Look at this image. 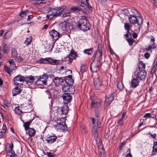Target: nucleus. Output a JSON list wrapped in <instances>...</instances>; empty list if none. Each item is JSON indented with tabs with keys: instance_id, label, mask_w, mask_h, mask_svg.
I'll return each mask as SVG.
<instances>
[{
	"instance_id": "obj_27",
	"label": "nucleus",
	"mask_w": 157,
	"mask_h": 157,
	"mask_svg": "<svg viewBox=\"0 0 157 157\" xmlns=\"http://www.w3.org/2000/svg\"><path fill=\"white\" fill-rule=\"evenodd\" d=\"M90 69L93 72H96L99 68V66L98 65H95L94 63H92L90 65Z\"/></svg>"
},
{
	"instance_id": "obj_39",
	"label": "nucleus",
	"mask_w": 157,
	"mask_h": 157,
	"mask_svg": "<svg viewBox=\"0 0 157 157\" xmlns=\"http://www.w3.org/2000/svg\"><path fill=\"white\" fill-rule=\"evenodd\" d=\"M8 61L10 64V65H11L12 66V67L13 68H16V65L14 64L15 62L13 59H9V60H8Z\"/></svg>"
},
{
	"instance_id": "obj_16",
	"label": "nucleus",
	"mask_w": 157,
	"mask_h": 157,
	"mask_svg": "<svg viewBox=\"0 0 157 157\" xmlns=\"http://www.w3.org/2000/svg\"><path fill=\"white\" fill-rule=\"evenodd\" d=\"M62 97L64 101L66 103L70 102L71 99V97L69 94H64Z\"/></svg>"
},
{
	"instance_id": "obj_11",
	"label": "nucleus",
	"mask_w": 157,
	"mask_h": 157,
	"mask_svg": "<svg viewBox=\"0 0 157 157\" xmlns=\"http://www.w3.org/2000/svg\"><path fill=\"white\" fill-rule=\"evenodd\" d=\"M136 77L141 80H144L146 77V71H138L136 74Z\"/></svg>"
},
{
	"instance_id": "obj_57",
	"label": "nucleus",
	"mask_w": 157,
	"mask_h": 157,
	"mask_svg": "<svg viewBox=\"0 0 157 157\" xmlns=\"http://www.w3.org/2000/svg\"><path fill=\"white\" fill-rule=\"evenodd\" d=\"M47 153L48 157H53L54 155L53 153L51 152H47Z\"/></svg>"
},
{
	"instance_id": "obj_46",
	"label": "nucleus",
	"mask_w": 157,
	"mask_h": 157,
	"mask_svg": "<svg viewBox=\"0 0 157 157\" xmlns=\"http://www.w3.org/2000/svg\"><path fill=\"white\" fill-rule=\"evenodd\" d=\"M71 10L73 11L77 12L78 11H80L81 9L80 7H74L71 8Z\"/></svg>"
},
{
	"instance_id": "obj_24",
	"label": "nucleus",
	"mask_w": 157,
	"mask_h": 157,
	"mask_svg": "<svg viewBox=\"0 0 157 157\" xmlns=\"http://www.w3.org/2000/svg\"><path fill=\"white\" fill-rule=\"evenodd\" d=\"M47 62L50 64L54 65H56L59 64V60L53 59L50 58H47Z\"/></svg>"
},
{
	"instance_id": "obj_17",
	"label": "nucleus",
	"mask_w": 157,
	"mask_h": 157,
	"mask_svg": "<svg viewBox=\"0 0 157 157\" xmlns=\"http://www.w3.org/2000/svg\"><path fill=\"white\" fill-rule=\"evenodd\" d=\"M67 24L66 21H64L60 23L59 25V31H62L65 30L67 28Z\"/></svg>"
},
{
	"instance_id": "obj_15",
	"label": "nucleus",
	"mask_w": 157,
	"mask_h": 157,
	"mask_svg": "<svg viewBox=\"0 0 157 157\" xmlns=\"http://www.w3.org/2000/svg\"><path fill=\"white\" fill-rule=\"evenodd\" d=\"M76 54L74 51H71L70 53L67 58V60H69V62L71 63L73 59L75 58Z\"/></svg>"
},
{
	"instance_id": "obj_51",
	"label": "nucleus",
	"mask_w": 157,
	"mask_h": 157,
	"mask_svg": "<svg viewBox=\"0 0 157 157\" xmlns=\"http://www.w3.org/2000/svg\"><path fill=\"white\" fill-rule=\"evenodd\" d=\"M47 0H37L36 1V3L38 4L45 3L47 2Z\"/></svg>"
},
{
	"instance_id": "obj_55",
	"label": "nucleus",
	"mask_w": 157,
	"mask_h": 157,
	"mask_svg": "<svg viewBox=\"0 0 157 157\" xmlns=\"http://www.w3.org/2000/svg\"><path fill=\"white\" fill-rule=\"evenodd\" d=\"M151 114L149 113H147L145 114L143 117L146 119L148 118L151 117Z\"/></svg>"
},
{
	"instance_id": "obj_47",
	"label": "nucleus",
	"mask_w": 157,
	"mask_h": 157,
	"mask_svg": "<svg viewBox=\"0 0 157 157\" xmlns=\"http://www.w3.org/2000/svg\"><path fill=\"white\" fill-rule=\"evenodd\" d=\"M128 42L130 45H132L134 42V40L131 38H128L127 39Z\"/></svg>"
},
{
	"instance_id": "obj_40",
	"label": "nucleus",
	"mask_w": 157,
	"mask_h": 157,
	"mask_svg": "<svg viewBox=\"0 0 157 157\" xmlns=\"http://www.w3.org/2000/svg\"><path fill=\"white\" fill-rule=\"evenodd\" d=\"M32 41V38L30 37L27 38L26 40L24 42V44H25L26 46H28L31 44Z\"/></svg>"
},
{
	"instance_id": "obj_28",
	"label": "nucleus",
	"mask_w": 157,
	"mask_h": 157,
	"mask_svg": "<svg viewBox=\"0 0 157 157\" xmlns=\"http://www.w3.org/2000/svg\"><path fill=\"white\" fill-rule=\"evenodd\" d=\"M4 68L6 71L9 75H10L13 70H14V68L12 67L11 65H10L9 67L6 66H5Z\"/></svg>"
},
{
	"instance_id": "obj_4",
	"label": "nucleus",
	"mask_w": 157,
	"mask_h": 157,
	"mask_svg": "<svg viewBox=\"0 0 157 157\" xmlns=\"http://www.w3.org/2000/svg\"><path fill=\"white\" fill-rule=\"evenodd\" d=\"M60 121L61 122H58L56 126L57 130L59 132H63L67 130V127L65 123V119L64 118L61 117L60 119Z\"/></svg>"
},
{
	"instance_id": "obj_52",
	"label": "nucleus",
	"mask_w": 157,
	"mask_h": 157,
	"mask_svg": "<svg viewBox=\"0 0 157 157\" xmlns=\"http://www.w3.org/2000/svg\"><path fill=\"white\" fill-rule=\"evenodd\" d=\"M86 68L84 66H81L80 72L82 74L86 71Z\"/></svg>"
},
{
	"instance_id": "obj_7",
	"label": "nucleus",
	"mask_w": 157,
	"mask_h": 157,
	"mask_svg": "<svg viewBox=\"0 0 157 157\" xmlns=\"http://www.w3.org/2000/svg\"><path fill=\"white\" fill-rule=\"evenodd\" d=\"M21 108L22 109L23 113H29L31 112L33 109L32 105L26 102L21 105Z\"/></svg>"
},
{
	"instance_id": "obj_33",
	"label": "nucleus",
	"mask_w": 157,
	"mask_h": 157,
	"mask_svg": "<svg viewBox=\"0 0 157 157\" xmlns=\"http://www.w3.org/2000/svg\"><path fill=\"white\" fill-rule=\"evenodd\" d=\"M2 46L3 47V53H8L10 51V49L8 45L5 43H3Z\"/></svg>"
},
{
	"instance_id": "obj_31",
	"label": "nucleus",
	"mask_w": 157,
	"mask_h": 157,
	"mask_svg": "<svg viewBox=\"0 0 157 157\" xmlns=\"http://www.w3.org/2000/svg\"><path fill=\"white\" fill-rule=\"evenodd\" d=\"M15 60L18 62H24L26 61V59L24 57L22 58L20 56H16L15 58Z\"/></svg>"
},
{
	"instance_id": "obj_32",
	"label": "nucleus",
	"mask_w": 157,
	"mask_h": 157,
	"mask_svg": "<svg viewBox=\"0 0 157 157\" xmlns=\"http://www.w3.org/2000/svg\"><path fill=\"white\" fill-rule=\"evenodd\" d=\"M34 80V78L32 75L29 76L26 78H25V80L27 83L32 82Z\"/></svg>"
},
{
	"instance_id": "obj_50",
	"label": "nucleus",
	"mask_w": 157,
	"mask_h": 157,
	"mask_svg": "<svg viewBox=\"0 0 157 157\" xmlns=\"http://www.w3.org/2000/svg\"><path fill=\"white\" fill-rule=\"evenodd\" d=\"M124 119L121 118L117 121L118 124L120 125H122L123 124V121Z\"/></svg>"
},
{
	"instance_id": "obj_26",
	"label": "nucleus",
	"mask_w": 157,
	"mask_h": 157,
	"mask_svg": "<svg viewBox=\"0 0 157 157\" xmlns=\"http://www.w3.org/2000/svg\"><path fill=\"white\" fill-rule=\"evenodd\" d=\"M157 47V45L155 43H152L151 45H149L147 48L144 49V52L149 51L152 49H155Z\"/></svg>"
},
{
	"instance_id": "obj_62",
	"label": "nucleus",
	"mask_w": 157,
	"mask_h": 157,
	"mask_svg": "<svg viewBox=\"0 0 157 157\" xmlns=\"http://www.w3.org/2000/svg\"><path fill=\"white\" fill-rule=\"evenodd\" d=\"M5 133L1 131L0 132V138H2L3 137V134Z\"/></svg>"
},
{
	"instance_id": "obj_45",
	"label": "nucleus",
	"mask_w": 157,
	"mask_h": 157,
	"mask_svg": "<svg viewBox=\"0 0 157 157\" xmlns=\"http://www.w3.org/2000/svg\"><path fill=\"white\" fill-rule=\"evenodd\" d=\"M12 33L10 32H7L5 33L4 37L5 39H8L10 38L12 35Z\"/></svg>"
},
{
	"instance_id": "obj_18",
	"label": "nucleus",
	"mask_w": 157,
	"mask_h": 157,
	"mask_svg": "<svg viewBox=\"0 0 157 157\" xmlns=\"http://www.w3.org/2000/svg\"><path fill=\"white\" fill-rule=\"evenodd\" d=\"M53 82L56 86H58L63 82V80L62 78L56 77L53 79Z\"/></svg>"
},
{
	"instance_id": "obj_43",
	"label": "nucleus",
	"mask_w": 157,
	"mask_h": 157,
	"mask_svg": "<svg viewBox=\"0 0 157 157\" xmlns=\"http://www.w3.org/2000/svg\"><path fill=\"white\" fill-rule=\"evenodd\" d=\"M157 67V57L155 58V60L153 63V65L152 69V71L154 72L155 71Z\"/></svg>"
},
{
	"instance_id": "obj_1",
	"label": "nucleus",
	"mask_w": 157,
	"mask_h": 157,
	"mask_svg": "<svg viewBox=\"0 0 157 157\" xmlns=\"http://www.w3.org/2000/svg\"><path fill=\"white\" fill-rule=\"evenodd\" d=\"M91 119L92 123L91 135L94 137L95 139L96 140L98 136V132L97 131V129L98 128L100 127L101 123L100 122V119L98 117V115H97L96 119L92 118Z\"/></svg>"
},
{
	"instance_id": "obj_48",
	"label": "nucleus",
	"mask_w": 157,
	"mask_h": 157,
	"mask_svg": "<svg viewBox=\"0 0 157 157\" xmlns=\"http://www.w3.org/2000/svg\"><path fill=\"white\" fill-rule=\"evenodd\" d=\"M153 151L157 152V143L156 142H154V145L153 147Z\"/></svg>"
},
{
	"instance_id": "obj_10",
	"label": "nucleus",
	"mask_w": 157,
	"mask_h": 157,
	"mask_svg": "<svg viewBox=\"0 0 157 157\" xmlns=\"http://www.w3.org/2000/svg\"><path fill=\"white\" fill-rule=\"evenodd\" d=\"M49 34L54 40H56L61 36L60 33L54 29L51 30Z\"/></svg>"
},
{
	"instance_id": "obj_29",
	"label": "nucleus",
	"mask_w": 157,
	"mask_h": 157,
	"mask_svg": "<svg viewBox=\"0 0 157 157\" xmlns=\"http://www.w3.org/2000/svg\"><path fill=\"white\" fill-rule=\"evenodd\" d=\"M145 64L143 62H140L138 65L139 71H145Z\"/></svg>"
},
{
	"instance_id": "obj_6",
	"label": "nucleus",
	"mask_w": 157,
	"mask_h": 157,
	"mask_svg": "<svg viewBox=\"0 0 157 157\" xmlns=\"http://www.w3.org/2000/svg\"><path fill=\"white\" fill-rule=\"evenodd\" d=\"M48 78L47 75L46 74H44L41 76H40V78L36 82V84L39 85H46L47 80Z\"/></svg>"
},
{
	"instance_id": "obj_64",
	"label": "nucleus",
	"mask_w": 157,
	"mask_h": 157,
	"mask_svg": "<svg viewBox=\"0 0 157 157\" xmlns=\"http://www.w3.org/2000/svg\"><path fill=\"white\" fill-rule=\"evenodd\" d=\"M87 4V7L89 9V10H92V7L90 5H89V3Z\"/></svg>"
},
{
	"instance_id": "obj_2",
	"label": "nucleus",
	"mask_w": 157,
	"mask_h": 157,
	"mask_svg": "<svg viewBox=\"0 0 157 157\" xmlns=\"http://www.w3.org/2000/svg\"><path fill=\"white\" fill-rule=\"evenodd\" d=\"M66 8L65 6L59 8L57 9L52 8L48 12L46 17L50 20H52L55 17L58 16L61 14L62 12Z\"/></svg>"
},
{
	"instance_id": "obj_34",
	"label": "nucleus",
	"mask_w": 157,
	"mask_h": 157,
	"mask_svg": "<svg viewBox=\"0 0 157 157\" xmlns=\"http://www.w3.org/2000/svg\"><path fill=\"white\" fill-rule=\"evenodd\" d=\"M32 120H30L29 121L26 122L24 123L23 126L25 131H27L28 129L30 128H29V126L32 123Z\"/></svg>"
},
{
	"instance_id": "obj_63",
	"label": "nucleus",
	"mask_w": 157,
	"mask_h": 157,
	"mask_svg": "<svg viewBox=\"0 0 157 157\" xmlns=\"http://www.w3.org/2000/svg\"><path fill=\"white\" fill-rule=\"evenodd\" d=\"M133 37L134 38H136L137 36V34L135 33H134L132 35Z\"/></svg>"
},
{
	"instance_id": "obj_23",
	"label": "nucleus",
	"mask_w": 157,
	"mask_h": 157,
	"mask_svg": "<svg viewBox=\"0 0 157 157\" xmlns=\"http://www.w3.org/2000/svg\"><path fill=\"white\" fill-rule=\"evenodd\" d=\"M21 106L20 107L18 106L16 107L14 109V112L15 114L21 116L22 113H23V110L21 108Z\"/></svg>"
},
{
	"instance_id": "obj_36",
	"label": "nucleus",
	"mask_w": 157,
	"mask_h": 157,
	"mask_svg": "<svg viewBox=\"0 0 157 157\" xmlns=\"http://www.w3.org/2000/svg\"><path fill=\"white\" fill-rule=\"evenodd\" d=\"M132 26L128 23H124V28L126 30L128 33H129V31L130 29L131 28Z\"/></svg>"
},
{
	"instance_id": "obj_13",
	"label": "nucleus",
	"mask_w": 157,
	"mask_h": 157,
	"mask_svg": "<svg viewBox=\"0 0 157 157\" xmlns=\"http://www.w3.org/2000/svg\"><path fill=\"white\" fill-rule=\"evenodd\" d=\"M25 78L22 75H18L14 78V83L16 85H18L20 82L25 81Z\"/></svg>"
},
{
	"instance_id": "obj_12",
	"label": "nucleus",
	"mask_w": 157,
	"mask_h": 157,
	"mask_svg": "<svg viewBox=\"0 0 157 157\" xmlns=\"http://www.w3.org/2000/svg\"><path fill=\"white\" fill-rule=\"evenodd\" d=\"M102 52L101 49H98L96 52L94 60L95 59H96L97 60L101 62L102 57Z\"/></svg>"
},
{
	"instance_id": "obj_22",
	"label": "nucleus",
	"mask_w": 157,
	"mask_h": 157,
	"mask_svg": "<svg viewBox=\"0 0 157 157\" xmlns=\"http://www.w3.org/2000/svg\"><path fill=\"white\" fill-rule=\"evenodd\" d=\"M101 101L97 100L92 101L91 106L92 108H97L100 106Z\"/></svg>"
},
{
	"instance_id": "obj_3",
	"label": "nucleus",
	"mask_w": 157,
	"mask_h": 157,
	"mask_svg": "<svg viewBox=\"0 0 157 157\" xmlns=\"http://www.w3.org/2000/svg\"><path fill=\"white\" fill-rule=\"evenodd\" d=\"M77 26L83 31H87L90 29V24L87 22V18L85 16L82 17L80 19Z\"/></svg>"
},
{
	"instance_id": "obj_30",
	"label": "nucleus",
	"mask_w": 157,
	"mask_h": 157,
	"mask_svg": "<svg viewBox=\"0 0 157 157\" xmlns=\"http://www.w3.org/2000/svg\"><path fill=\"white\" fill-rule=\"evenodd\" d=\"M27 130H28V132H27V133L30 136L32 137L35 136L36 131L34 129L29 128Z\"/></svg>"
},
{
	"instance_id": "obj_37",
	"label": "nucleus",
	"mask_w": 157,
	"mask_h": 157,
	"mask_svg": "<svg viewBox=\"0 0 157 157\" xmlns=\"http://www.w3.org/2000/svg\"><path fill=\"white\" fill-rule=\"evenodd\" d=\"M92 50H93V48L86 49L84 50L83 52L85 54H87L88 55H91L93 52Z\"/></svg>"
},
{
	"instance_id": "obj_54",
	"label": "nucleus",
	"mask_w": 157,
	"mask_h": 157,
	"mask_svg": "<svg viewBox=\"0 0 157 157\" xmlns=\"http://www.w3.org/2000/svg\"><path fill=\"white\" fill-rule=\"evenodd\" d=\"M150 56V54L148 52H147L144 55V57L146 59H148Z\"/></svg>"
},
{
	"instance_id": "obj_25",
	"label": "nucleus",
	"mask_w": 157,
	"mask_h": 157,
	"mask_svg": "<svg viewBox=\"0 0 157 157\" xmlns=\"http://www.w3.org/2000/svg\"><path fill=\"white\" fill-rule=\"evenodd\" d=\"M21 90L20 88L16 87L12 90V93L13 96H15L20 94Z\"/></svg>"
},
{
	"instance_id": "obj_41",
	"label": "nucleus",
	"mask_w": 157,
	"mask_h": 157,
	"mask_svg": "<svg viewBox=\"0 0 157 157\" xmlns=\"http://www.w3.org/2000/svg\"><path fill=\"white\" fill-rule=\"evenodd\" d=\"M117 87L120 90L123 89L124 86L122 82H118L117 84Z\"/></svg>"
},
{
	"instance_id": "obj_9",
	"label": "nucleus",
	"mask_w": 157,
	"mask_h": 157,
	"mask_svg": "<svg viewBox=\"0 0 157 157\" xmlns=\"http://www.w3.org/2000/svg\"><path fill=\"white\" fill-rule=\"evenodd\" d=\"M115 94L114 93H111L107 96L105 99V106L107 107L109 106L111 102L113 100Z\"/></svg>"
},
{
	"instance_id": "obj_49",
	"label": "nucleus",
	"mask_w": 157,
	"mask_h": 157,
	"mask_svg": "<svg viewBox=\"0 0 157 157\" xmlns=\"http://www.w3.org/2000/svg\"><path fill=\"white\" fill-rule=\"evenodd\" d=\"M39 61L40 63H47L45 61L47 62V58L41 59Z\"/></svg>"
},
{
	"instance_id": "obj_38",
	"label": "nucleus",
	"mask_w": 157,
	"mask_h": 157,
	"mask_svg": "<svg viewBox=\"0 0 157 157\" xmlns=\"http://www.w3.org/2000/svg\"><path fill=\"white\" fill-rule=\"evenodd\" d=\"M69 87V85L66 84V85L62 86V90L63 92H68Z\"/></svg>"
},
{
	"instance_id": "obj_5",
	"label": "nucleus",
	"mask_w": 157,
	"mask_h": 157,
	"mask_svg": "<svg viewBox=\"0 0 157 157\" xmlns=\"http://www.w3.org/2000/svg\"><path fill=\"white\" fill-rule=\"evenodd\" d=\"M130 23L131 24H135L137 23L138 25H140L143 23V20L141 17L137 18L134 15H131L128 17Z\"/></svg>"
},
{
	"instance_id": "obj_59",
	"label": "nucleus",
	"mask_w": 157,
	"mask_h": 157,
	"mask_svg": "<svg viewBox=\"0 0 157 157\" xmlns=\"http://www.w3.org/2000/svg\"><path fill=\"white\" fill-rule=\"evenodd\" d=\"M149 134L153 138H155L156 136V134L155 133L152 134L150 133Z\"/></svg>"
},
{
	"instance_id": "obj_60",
	"label": "nucleus",
	"mask_w": 157,
	"mask_h": 157,
	"mask_svg": "<svg viewBox=\"0 0 157 157\" xmlns=\"http://www.w3.org/2000/svg\"><path fill=\"white\" fill-rule=\"evenodd\" d=\"M33 15H29L28 16V18H27V20L28 21H30L31 19L33 18Z\"/></svg>"
},
{
	"instance_id": "obj_61",
	"label": "nucleus",
	"mask_w": 157,
	"mask_h": 157,
	"mask_svg": "<svg viewBox=\"0 0 157 157\" xmlns=\"http://www.w3.org/2000/svg\"><path fill=\"white\" fill-rule=\"evenodd\" d=\"M129 35L131 36V34L129 32V33H128V32H127V33L124 35V36L127 38L128 37Z\"/></svg>"
},
{
	"instance_id": "obj_58",
	"label": "nucleus",
	"mask_w": 157,
	"mask_h": 157,
	"mask_svg": "<svg viewBox=\"0 0 157 157\" xmlns=\"http://www.w3.org/2000/svg\"><path fill=\"white\" fill-rule=\"evenodd\" d=\"M5 104L7 107H10V104L9 102L5 101L4 102Z\"/></svg>"
},
{
	"instance_id": "obj_21",
	"label": "nucleus",
	"mask_w": 157,
	"mask_h": 157,
	"mask_svg": "<svg viewBox=\"0 0 157 157\" xmlns=\"http://www.w3.org/2000/svg\"><path fill=\"white\" fill-rule=\"evenodd\" d=\"M68 107L66 104H64L61 108V110L63 114L66 115L68 113Z\"/></svg>"
},
{
	"instance_id": "obj_42",
	"label": "nucleus",
	"mask_w": 157,
	"mask_h": 157,
	"mask_svg": "<svg viewBox=\"0 0 157 157\" xmlns=\"http://www.w3.org/2000/svg\"><path fill=\"white\" fill-rule=\"evenodd\" d=\"M75 91V89L74 88L72 87V86H69V88L68 89V92H69V93H67V94H69L70 95L71 94H73L74 93Z\"/></svg>"
},
{
	"instance_id": "obj_44",
	"label": "nucleus",
	"mask_w": 157,
	"mask_h": 157,
	"mask_svg": "<svg viewBox=\"0 0 157 157\" xmlns=\"http://www.w3.org/2000/svg\"><path fill=\"white\" fill-rule=\"evenodd\" d=\"M28 11V10H22L19 14L20 16L21 17H24L26 15V13Z\"/></svg>"
},
{
	"instance_id": "obj_19",
	"label": "nucleus",
	"mask_w": 157,
	"mask_h": 157,
	"mask_svg": "<svg viewBox=\"0 0 157 157\" xmlns=\"http://www.w3.org/2000/svg\"><path fill=\"white\" fill-rule=\"evenodd\" d=\"M57 138V137L55 136H51L47 137L46 140L47 142L49 144H52L55 142Z\"/></svg>"
},
{
	"instance_id": "obj_14",
	"label": "nucleus",
	"mask_w": 157,
	"mask_h": 157,
	"mask_svg": "<svg viewBox=\"0 0 157 157\" xmlns=\"http://www.w3.org/2000/svg\"><path fill=\"white\" fill-rule=\"evenodd\" d=\"M13 144L12 143L11 145L10 144H7L6 147V150L7 152L10 153L11 152V154L10 155V156H12L15 155L14 151L13 150Z\"/></svg>"
},
{
	"instance_id": "obj_56",
	"label": "nucleus",
	"mask_w": 157,
	"mask_h": 157,
	"mask_svg": "<svg viewBox=\"0 0 157 157\" xmlns=\"http://www.w3.org/2000/svg\"><path fill=\"white\" fill-rule=\"evenodd\" d=\"M6 131V127L5 125H3L1 131L3 132L4 133H5Z\"/></svg>"
},
{
	"instance_id": "obj_35",
	"label": "nucleus",
	"mask_w": 157,
	"mask_h": 157,
	"mask_svg": "<svg viewBox=\"0 0 157 157\" xmlns=\"http://www.w3.org/2000/svg\"><path fill=\"white\" fill-rule=\"evenodd\" d=\"M17 52L16 50L13 48L11 49V56L13 58H15L17 55Z\"/></svg>"
},
{
	"instance_id": "obj_53",
	"label": "nucleus",
	"mask_w": 157,
	"mask_h": 157,
	"mask_svg": "<svg viewBox=\"0 0 157 157\" xmlns=\"http://www.w3.org/2000/svg\"><path fill=\"white\" fill-rule=\"evenodd\" d=\"M71 15V12H67L63 14L62 17H67Z\"/></svg>"
},
{
	"instance_id": "obj_8",
	"label": "nucleus",
	"mask_w": 157,
	"mask_h": 157,
	"mask_svg": "<svg viewBox=\"0 0 157 157\" xmlns=\"http://www.w3.org/2000/svg\"><path fill=\"white\" fill-rule=\"evenodd\" d=\"M94 83L95 89L96 90H100L102 85V82L99 79L98 76L95 77L94 79Z\"/></svg>"
},
{
	"instance_id": "obj_20",
	"label": "nucleus",
	"mask_w": 157,
	"mask_h": 157,
	"mask_svg": "<svg viewBox=\"0 0 157 157\" xmlns=\"http://www.w3.org/2000/svg\"><path fill=\"white\" fill-rule=\"evenodd\" d=\"M139 83L137 78H134L131 81V86L133 88H135L138 85Z\"/></svg>"
}]
</instances>
